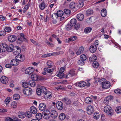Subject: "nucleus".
<instances>
[{
    "label": "nucleus",
    "mask_w": 121,
    "mask_h": 121,
    "mask_svg": "<svg viewBox=\"0 0 121 121\" xmlns=\"http://www.w3.org/2000/svg\"><path fill=\"white\" fill-rule=\"evenodd\" d=\"M104 111L106 113L110 116H111L114 114V111L111 107L109 105H107L104 108Z\"/></svg>",
    "instance_id": "nucleus-1"
},
{
    "label": "nucleus",
    "mask_w": 121,
    "mask_h": 121,
    "mask_svg": "<svg viewBox=\"0 0 121 121\" xmlns=\"http://www.w3.org/2000/svg\"><path fill=\"white\" fill-rule=\"evenodd\" d=\"M48 91L45 87L41 86L40 88H38L37 89L36 93L38 95L41 94L43 95Z\"/></svg>",
    "instance_id": "nucleus-2"
},
{
    "label": "nucleus",
    "mask_w": 121,
    "mask_h": 121,
    "mask_svg": "<svg viewBox=\"0 0 121 121\" xmlns=\"http://www.w3.org/2000/svg\"><path fill=\"white\" fill-rule=\"evenodd\" d=\"M4 46V49L2 50V52H4L7 51L8 52H9L13 51V45H10L9 46L7 45L6 43L2 44Z\"/></svg>",
    "instance_id": "nucleus-3"
},
{
    "label": "nucleus",
    "mask_w": 121,
    "mask_h": 121,
    "mask_svg": "<svg viewBox=\"0 0 121 121\" xmlns=\"http://www.w3.org/2000/svg\"><path fill=\"white\" fill-rule=\"evenodd\" d=\"M23 92L25 95L29 96L32 94V90L30 88H25L23 90Z\"/></svg>",
    "instance_id": "nucleus-4"
},
{
    "label": "nucleus",
    "mask_w": 121,
    "mask_h": 121,
    "mask_svg": "<svg viewBox=\"0 0 121 121\" xmlns=\"http://www.w3.org/2000/svg\"><path fill=\"white\" fill-rule=\"evenodd\" d=\"M13 52L14 54L18 55L21 52V49L18 46H15L13 48Z\"/></svg>",
    "instance_id": "nucleus-5"
},
{
    "label": "nucleus",
    "mask_w": 121,
    "mask_h": 121,
    "mask_svg": "<svg viewBox=\"0 0 121 121\" xmlns=\"http://www.w3.org/2000/svg\"><path fill=\"white\" fill-rule=\"evenodd\" d=\"M35 70L33 67H29L27 68L25 70V73L26 74H30L33 72Z\"/></svg>",
    "instance_id": "nucleus-6"
},
{
    "label": "nucleus",
    "mask_w": 121,
    "mask_h": 121,
    "mask_svg": "<svg viewBox=\"0 0 121 121\" xmlns=\"http://www.w3.org/2000/svg\"><path fill=\"white\" fill-rule=\"evenodd\" d=\"M56 106L57 109L59 110H62L63 108V104L60 101L57 102L56 104Z\"/></svg>",
    "instance_id": "nucleus-7"
},
{
    "label": "nucleus",
    "mask_w": 121,
    "mask_h": 121,
    "mask_svg": "<svg viewBox=\"0 0 121 121\" xmlns=\"http://www.w3.org/2000/svg\"><path fill=\"white\" fill-rule=\"evenodd\" d=\"M75 75V71L73 70H70L67 73L65 77L66 78H69L70 77H72Z\"/></svg>",
    "instance_id": "nucleus-8"
},
{
    "label": "nucleus",
    "mask_w": 121,
    "mask_h": 121,
    "mask_svg": "<svg viewBox=\"0 0 121 121\" xmlns=\"http://www.w3.org/2000/svg\"><path fill=\"white\" fill-rule=\"evenodd\" d=\"M52 94L51 93L48 91L46 93L43 95V97L45 99H51L52 97Z\"/></svg>",
    "instance_id": "nucleus-9"
},
{
    "label": "nucleus",
    "mask_w": 121,
    "mask_h": 121,
    "mask_svg": "<svg viewBox=\"0 0 121 121\" xmlns=\"http://www.w3.org/2000/svg\"><path fill=\"white\" fill-rule=\"evenodd\" d=\"M93 108L91 105L87 106L86 108V110L87 113L89 115L91 114L93 112Z\"/></svg>",
    "instance_id": "nucleus-10"
},
{
    "label": "nucleus",
    "mask_w": 121,
    "mask_h": 121,
    "mask_svg": "<svg viewBox=\"0 0 121 121\" xmlns=\"http://www.w3.org/2000/svg\"><path fill=\"white\" fill-rule=\"evenodd\" d=\"M0 81L2 83L6 84L8 82V79L5 76H2L0 78Z\"/></svg>",
    "instance_id": "nucleus-11"
},
{
    "label": "nucleus",
    "mask_w": 121,
    "mask_h": 121,
    "mask_svg": "<svg viewBox=\"0 0 121 121\" xmlns=\"http://www.w3.org/2000/svg\"><path fill=\"white\" fill-rule=\"evenodd\" d=\"M15 58L17 60L20 61H23L25 59L24 56L21 54L17 55Z\"/></svg>",
    "instance_id": "nucleus-12"
},
{
    "label": "nucleus",
    "mask_w": 121,
    "mask_h": 121,
    "mask_svg": "<svg viewBox=\"0 0 121 121\" xmlns=\"http://www.w3.org/2000/svg\"><path fill=\"white\" fill-rule=\"evenodd\" d=\"M16 36L15 35H10L8 37L9 41L11 42H13L16 39Z\"/></svg>",
    "instance_id": "nucleus-13"
},
{
    "label": "nucleus",
    "mask_w": 121,
    "mask_h": 121,
    "mask_svg": "<svg viewBox=\"0 0 121 121\" xmlns=\"http://www.w3.org/2000/svg\"><path fill=\"white\" fill-rule=\"evenodd\" d=\"M76 85L77 86H78L80 87H83L85 86L86 85V83L85 82L83 81H80L78 82L75 83Z\"/></svg>",
    "instance_id": "nucleus-14"
},
{
    "label": "nucleus",
    "mask_w": 121,
    "mask_h": 121,
    "mask_svg": "<svg viewBox=\"0 0 121 121\" xmlns=\"http://www.w3.org/2000/svg\"><path fill=\"white\" fill-rule=\"evenodd\" d=\"M102 83V88L105 89L109 88L111 86L110 84L107 82H103Z\"/></svg>",
    "instance_id": "nucleus-15"
},
{
    "label": "nucleus",
    "mask_w": 121,
    "mask_h": 121,
    "mask_svg": "<svg viewBox=\"0 0 121 121\" xmlns=\"http://www.w3.org/2000/svg\"><path fill=\"white\" fill-rule=\"evenodd\" d=\"M39 108L40 110L41 111L43 110L46 108V105L43 103H41L39 104Z\"/></svg>",
    "instance_id": "nucleus-16"
},
{
    "label": "nucleus",
    "mask_w": 121,
    "mask_h": 121,
    "mask_svg": "<svg viewBox=\"0 0 121 121\" xmlns=\"http://www.w3.org/2000/svg\"><path fill=\"white\" fill-rule=\"evenodd\" d=\"M51 117L53 118H56L58 115L57 112L55 110H53L51 111Z\"/></svg>",
    "instance_id": "nucleus-17"
},
{
    "label": "nucleus",
    "mask_w": 121,
    "mask_h": 121,
    "mask_svg": "<svg viewBox=\"0 0 121 121\" xmlns=\"http://www.w3.org/2000/svg\"><path fill=\"white\" fill-rule=\"evenodd\" d=\"M97 47L96 45H91L90 48V52L92 53L95 52L96 50Z\"/></svg>",
    "instance_id": "nucleus-18"
},
{
    "label": "nucleus",
    "mask_w": 121,
    "mask_h": 121,
    "mask_svg": "<svg viewBox=\"0 0 121 121\" xmlns=\"http://www.w3.org/2000/svg\"><path fill=\"white\" fill-rule=\"evenodd\" d=\"M62 100V101L65 102V103L67 104H70L71 103V100L68 99L67 97H65Z\"/></svg>",
    "instance_id": "nucleus-19"
},
{
    "label": "nucleus",
    "mask_w": 121,
    "mask_h": 121,
    "mask_svg": "<svg viewBox=\"0 0 121 121\" xmlns=\"http://www.w3.org/2000/svg\"><path fill=\"white\" fill-rule=\"evenodd\" d=\"M18 116L19 118H24L26 116V115L24 112L20 111L18 112Z\"/></svg>",
    "instance_id": "nucleus-20"
},
{
    "label": "nucleus",
    "mask_w": 121,
    "mask_h": 121,
    "mask_svg": "<svg viewBox=\"0 0 121 121\" xmlns=\"http://www.w3.org/2000/svg\"><path fill=\"white\" fill-rule=\"evenodd\" d=\"M26 42H28V40L26 38H23L21 37L20 36V37L17 39V43L19 44H21L22 43L23 41Z\"/></svg>",
    "instance_id": "nucleus-21"
},
{
    "label": "nucleus",
    "mask_w": 121,
    "mask_h": 121,
    "mask_svg": "<svg viewBox=\"0 0 121 121\" xmlns=\"http://www.w3.org/2000/svg\"><path fill=\"white\" fill-rule=\"evenodd\" d=\"M97 59V56L93 54L89 57V60L90 61L93 62L95 61Z\"/></svg>",
    "instance_id": "nucleus-22"
},
{
    "label": "nucleus",
    "mask_w": 121,
    "mask_h": 121,
    "mask_svg": "<svg viewBox=\"0 0 121 121\" xmlns=\"http://www.w3.org/2000/svg\"><path fill=\"white\" fill-rule=\"evenodd\" d=\"M18 62L16 60L13 59L11 60V64L13 66H16L18 65Z\"/></svg>",
    "instance_id": "nucleus-23"
},
{
    "label": "nucleus",
    "mask_w": 121,
    "mask_h": 121,
    "mask_svg": "<svg viewBox=\"0 0 121 121\" xmlns=\"http://www.w3.org/2000/svg\"><path fill=\"white\" fill-rule=\"evenodd\" d=\"M30 110V112L33 114H36L37 113V108L34 106L31 107Z\"/></svg>",
    "instance_id": "nucleus-24"
},
{
    "label": "nucleus",
    "mask_w": 121,
    "mask_h": 121,
    "mask_svg": "<svg viewBox=\"0 0 121 121\" xmlns=\"http://www.w3.org/2000/svg\"><path fill=\"white\" fill-rule=\"evenodd\" d=\"M84 50V48L82 46H81L79 48L78 51L76 52V54L78 55H79L83 53Z\"/></svg>",
    "instance_id": "nucleus-25"
},
{
    "label": "nucleus",
    "mask_w": 121,
    "mask_h": 121,
    "mask_svg": "<svg viewBox=\"0 0 121 121\" xmlns=\"http://www.w3.org/2000/svg\"><path fill=\"white\" fill-rule=\"evenodd\" d=\"M85 102L86 103L90 104L92 102V99L89 97H87L86 98L85 100Z\"/></svg>",
    "instance_id": "nucleus-26"
},
{
    "label": "nucleus",
    "mask_w": 121,
    "mask_h": 121,
    "mask_svg": "<svg viewBox=\"0 0 121 121\" xmlns=\"http://www.w3.org/2000/svg\"><path fill=\"white\" fill-rule=\"evenodd\" d=\"M38 76L35 74H33L31 75V78L32 80L34 81L38 80Z\"/></svg>",
    "instance_id": "nucleus-27"
},
{
    "label": "nucleus",
    "mask_w": 121,
    "mask_h": 121,
    "mask_svg": "<svg viewBox=\"0 0 121 121\" xmlns=\"http://www.w3.org/2000/svg\"><path fill=\"white\" fill-rule=\"evenodd\" d=\"M94 118L95 119H97L99 117V114L97 112H95L93 115Z\"/></svg>",
    "instance_id": "nucleus-28"
},
{
    "label": "nucleus",
    "mask_w": 121,
    "mask_h": 121,
    "mask_svg": "<svg viewBox=\"0 0 121 121\" xmlns=\"http://www.w3.org/2000/svg\"><path fill=\"white\" fill-rule=\"evenodd\" d=\"M77 17V19L79 21L82 20L84 18V15L82 14H78Z\"/></svg>",
    "instance_id": "nucleus-29"
},
{
    "label": "nucleus",
    "mask_w": 121,
    "mask_h": 121,
    "mask_svg": "<svg viewBox=\"0 0 121 121\" xmlns=\"http://www.w3.org/2000/svg\"><path fill=\"white\" fill-rule=\"evenodd\" d=\"M101 14L103 17H105L107 14V12L106 10L105 9H102L101 12Z\"/></svg>",
    "instance_id": "nucleus-30"
},
{
    "label": "nucleus",
    "mask_w": 121,
    "mask_h": 121,
    "mask_svg": "<svg viewBox=\"0 0 121 121\" xmlns=\"http://www.w3.org/2000/svg\"><path fill=\"white\" fill-rule=\"evenodd\" d=\"M57 17H61L64 14L62 10L58 11L57 13H56Z\"/></svg>",
    "instance_id": "nucleus-31"
},
{
    "label": "nucleus",
    "mask_w": 121,
    "mask_h": 121,
    "mask_svg": "<svg viewBox=\"0 0 121 121\" xmlns=\"http://www.w3.org/2000/svg\"><path fill=\"white\" fill-rule=\"evenodd\" d=\"M66 117V116L65 113H61L59 116V119L61 120H64Z\"/></svg>",
    "instance_id": "nucleus-32"
},
{
    "label": "nucleus",
    "mask_w": 121,
    "mask_h": 121,
    "mask_svg": "<svg viewBox=\"0 0 121 121\" xmlns=\"http://www.w3.org/2000/svg\"><path fill=\"white\" fill-rule=\"evenodd\" d=\"M44 114L42 115L43 118L46 119H49L51 117V115L50 113H44Z\"/></svg>",
    "instance_id": "nucleus-33"
},
{
    "label": "nucleus",
    "mask_w": 121,
    "mask_h": 121,
    "mask_svg": "<svg viewBox=\"0 0 121 121\" xmlns=\"http://www.w3.org/2000/svg\"><path fill=\"white\" fill-rule=\"evenodd\" d=\"M47 64L49 68H51L54 65L53 62L50 60L48 61L47 62Z\"/></svg>",
    "instance_id": "nucleus-34"
},
{
    "label": "nucleus",
    "mask_w": 121,
    "mask_h": 121,
    "mask_svg": "<svg viewBox=\"0 0 121 121\" xmlns=\"http://www.w3.org/2000/svg\"><path fill=\"white\" fill-rule=\"evenodd\" d=\"M76 23V20L75 19H72L70 21V25L71 26H73L75 25Z\"/></svg>",
    "instance_id": "nucleus-35"
},
{
    "label": "nucleus",
    "mask_w": 121,
    "mask_h": 121,
    "mask_svg": "<svg viewBox=\"0 0 121 121\" xmlns=\"http://www.w3.org/2000/svg\"><path fill=\"white\" fill-rule=\"evenodd\" d=\"M99 65L98 62L96 61H94L93 63L92 66L94 68H98L99 66Z\"/></svg>",
    "instance_id": "nucleus-36"
},
{
    "label": "nucleus",
    "mask_w": 121,
    "mask_h": 121,
    "mask_svg": "<svg viewBox=\"0 0 121 121\" xmlns=\"http://www.w3.org/2000/svg\"><path fill=\"white\" fill-rule=\"evenodd\" d=\"M92 28L90 27H87L85 28L84 30V32L85 33H89L91 30Z\"/></svg>",
    "instance_id": "nucleus-37"
},
{
    "label": "nucleus",
    "mask_w": 121,
    "mask_h": 121,
    "mask_svg": "<svg viewBox=\"0 0 121 121\" xmlns=\"http://www.w3.org/2000/svg\"><path fill=\"white\" fill-rule=\"evenodd\" d=\"M45 7V4L44 2H42V3L39 5V7L42 10L44 9Z\"/></svg>",
    "instance_id": "nucleus-38"
},
{
    "label": "nucleus",
    "mask_w": 121,
    "mask_h": 121,
    "mask_svg": "<svg viewBox=\"0 0 121 121\" xmlns=\"http://www.w3.org/2000/svg\"><path fill=\"white\" fill-rule=\"evenodd\" d=\"M54 67L52 69H48V68H45L44 69L45 71H47L48 73H50L53 71L54 69L55 68V67Z\"/></svg>",
    "instance_id": "nucleus-39"
},
{
    "label": "nucleus",
    "mask_w": 121,
    "mask_h": 121,
    "mask_svg": "<svg viewBox=\"0 0 121 121\" xmlns=\"http://www.w3.org/2000/svg\"><path fill=\"white\" fill-rule=\"evenodd\" d=\"M33 80H30L29 81V83L30 86L31 87H34L35 86V83Z\"/></svg>",
    "instance_id": "nucleus-40"
},
{
    "label": "nucleus",
    "mask_w": 121,
    "mask_h": 121,
    "mask_svg": "<svg viewBox=\"0 0 121 121\" xmlns=\"http://www.w3.org/2000/svg\"><path fill=\"white\" fill-rule=\"evenodd\" d=\"M75 3L73 2L70 3L69 5V8L72 9H73L75 8Z\"/></svg>",
    "instance_id": "nucleus-41"
},
{
    "label": "nucleus",
    "mask_w": 121,
    "mask_h": 121,
    "mask_svg": "<svg viewBox=\"0 0 121 121\" xmlns=\"http://www.w3.org/2000/svg\"><path fill=\"white\" fill-rule=\"evenodd\" d=\"M93 13V10L91 9H89L86 11V14L87 15L89 16L92 14Z\"/></svg>",
    "instance_id": "nucleus-42"
},
{
    "label": "nucleus",
    "mask_w": 121,
    "mask_h": 121,
    "mask_svg": "<svg viewBox=\"0 0 121 121\" xmlns=\"http://www.w3.org/2000/svg\"><path fill=\"white\" fill-rule=\"evenodd\" d=\"M66 65V64L65 65V66L62 67H61L59 72L58 73H63L64 71L66 68L65 66Z\"/></svg>",
    "instance_id": "nucleus-43"
},
{
    "label": "nucleus",
    "mask_w": 121,
    "mask_h": 121,
    "mask_svg": "<svg viewBox=\"0 0 121 121\" xmlns=\"http://www.w3.org/2000/svg\"><path fill=\"white\" fill-rule=\"evenodd\" d=\"M13 98L14 99L18 100L20 98V96L18 94H14L13 95Z\"/></svg>",
    "instance_id": "nucleus-44"
},
{
    "label": "nucleus",
    "mask_w": 121,
    "mask_h": 121,
    "mask_svg": "<svg viewBox=\"0 0 121 121\" xmlns=\"http://www.w3.org/2000/svg\"><path fill=\"white\" fill-rule=\"evenodd\" d=\"M80 57L81 60L84 61H85L87 58L86 56L84 54L81 55L80 56Z\"/></svg>",
    "instance_id": "nucleus-45"
},
{
    "label": "nucleus",
    "mask_w": 121,
    "mask_h": 121,
    "mask_svg": "<svg viewBox=\"0 0 121 121\" xmlns=\"http://www.w3.org/2000/svg\"><path fill=\"white\" fill-rule=\"evenodd\" d=\"M11 106L13 108H16L17 107V103L15 101L12 102L11 104Z\"/></svg>",
    "instance_id": "nucleus-46"
},
{
    "label": "nucleus",
    "mask_w": 121,
    "mask_h": 121,
    "mask_svg": "<svg viewBox=\"0 0 121 121\" xmlns=\"http://www.w3.org/2000/svg\"><path fill=\"white\" fill-rule=\"evenodd\" d=\"M72 26H71L70 24H69V23L68 24H67L66 26L65 27V28L67 30H71L72 29L71 27Z\"/></svg>",
    "instance_id": "nucleus-47"
},
{
    "label": "nucleus",
    "mask_w": 121,
    "mask_h": 121,
    "mask_svg": "<svg viewBox=\"0 0 121 121\" xmlns=\"http://www.w3.org/2000/svg\"><path fill=\"white\" fill-rule=\"evenodd\" d=\"M36 117L39 120L42 118V115L41 113H37L36 115Z\"/></svg>",
    "instance_id": "nucleus-48"
},
{
    "label": "nucleus",
    "mask_w": 121,
    "mask_h": 121,
    "mask_svg": "<svg viewBox=\"0 0 121 121\" xmlns=\"http://www.w3.org/2000/svg\"><path fill=\"white\" fill-rule=\"evenodd\" d=\"M77 38L76 36H73L69 38L68 40L69 41H74L77 39Z\"/></svg>",
    "instance_id": "nucleus-49"
},
{
    "label": "nucleus",
    "mask_w": 121,
    "mask_h": 121,
    "mask_svg": "<svg viewBox=\"0 0 121 121\" xmlns=\"http://www.w3.org/2000/svg\"><path fill=\"white\" fill-rule=\"evenodd\" d=\"M64 11L65 14L67 15H69L71 13L70 11L68 9H65L64 10Z\"/></svg>",
    "instance_id": "nucleus-50"
},
{
    "label": "nucleus",
    "mask_w": 121,
    "mask_h": 121,
    "mask_svg": "<svg viewBox=\"0 0 121 121\" xmlns=\"http://www.w3.org/2000/svg\"><path fill=\"white\" fill-rule=\"evenodd\" d=\"M26 115L28 118H30L32 116V113L29 111L27 112L26 113Z\"/></svg>",
    "instance_id": "nucleus-51"
},
{
    "label": "nucleus",
    "mask_w": 121,
    "mask_h": 121,
    "mask_svg": "<svg viewBox=\"0 0 121 121\" xmlns=\"http://www.w3.org/2000/svg\"><path fill=\"white\" fill-rule=\"evenodd\" d=\"M114 92L119 95H121V89H116L114 90Z\"/></svg>",
    "instance_id": "nucleus-52"
},
{
    "label": "nucleus",
    "mask_w": 121,
    "mask_h": 121,
    "mask_svg": "<svg viewBox=\"0 0 121 121\" xmlns=\"http://www.w3.org/2000/svg\"><path fill=\"white\" fill-rule=\"evenodd\" d=\"M115 111L117 113H121V106H119L117 107Z\"/></svg>",
    "instance_id": "nucleus-53"
},
{
    "label": "nucleus",
    "mask_w": 121,
    "mask_h": 121,
    "mask_svg": "<svg viewBox=\"0 0 121 121\" xmlns=\"http://www.w3.org/2000/svg\"><path fill=\"white\" fill-rule=\"evenodd\" d=\"M78 64L81 65H83L84 64V62L81 59L79 60L78 62Z\"/></svg>",
    "instance_id": "nucleus-54"
},
{
    "label": "nucleus",
    "mask_w": 121,
    "mask_h": 121,
    "mask_svg": "<svg viewBox=\"0 0 121 121\" xmlns=\"http://www.w3.org/2000/svg\"><path fill=\"white\" fill-rule=\"evenodd\" d=\"M51 56V53H48L42 55L41 57H49Z\"/></svg>",
    "instance_id": "nucleus-55"
},
{
    "label": "nucleus",
    "mask_w": 121,
    "mask_h": 121,
    "mask_svg": "<svg viewBox=\"0 0 121 121\" xmlns=\"http://www.w3.org/2000/svg\"><path fill=\"white\" fill-rule=\"evenodd\" d=\"M55 88L56 90L59 91L64 89V88L61 86H60L56 87Z\"/></svg>",
    "instance_id": "nucleus-56"
},
{
    "label": "nucleus",
    "mask_w": 121,
    "mask_h": 121,
    "mask_svg": "<svg viewBox=\"0 0 121 121\" xmlns=\"http://www.w3.org/2000/svg\"><path fill=\"white\" fill-rule=\"evenodd\" d=\"M11 31V29L9 27H7L5 28L4 29V31L5 32H10Z\"/></svg>",
    "instance_id": "nucleus-57"
},
{
    "label": "nucleus",
    "mask_w": 121,
    "mask_h": 121,
    "mask_svg": "<svg viewBox=\"0 0 121 121\" xmlns=\"http://www.w3.org/2000/svg\"><path fill=\"white\" fill-rule=\"evenodd\" d=\"M23 86L25 87V88H27L28 86L29 83L27 82H25L23 83Z\"/></svg>",
    "instance_id": "nucleus-58"
},
{
    "label": "nucleus",
    "mask_w": 121,
    "mask_h": 121,
    "mask_svg": "<svg viewBox=\"0 0 121 121\" xmlns=\"http://www.w3.org/2000/svg\"><path fill=\"white\" fill-rule=\"evenodd\" d=\"M73 26L74 27V28L76 30H78L80 27V25L79 24H75V25Z\"/></svg>",
    "instance_id": "nucleus-59"
},
{
    "label": "nucleus",
    "mask_w": 121,
    "mask_h": 121,
    "mask_svg": "<svg viewBox=\"0 0 121 121\" xmlns=\"http://www.w3.org/2000/svg\"><path fill=\"white\" fill-rule=\"evenodd\" d=\"M57 75L60 78H63L64 77V75L63 73H58Z\"/></svg>",
    "instance_id": "nucleus-60"
},
{
    "label": "nucleus",
    "mask_w": 121,
    "mask_h": 121,
    "mask_svg": "<svg viewBox=\"0 0 121 121\" xmlns=\"http://www.w3.org/2000/svg\"><path fill=\"white\" fill-rule=\"evenodd\" d=\"M12 118L13 121H20L21 120L20 119L15 117H13Z\"/></svg>",
    "instance_id": "nucleus-61"
},
{
    "label": "nucleus",
    "mask_w": 121,
    "mask_h": 121,
    "mask_svg": "<svg viewBox=\"0 0 121 121\" xmlns=\"http://www.w3.org/2000/svg\"><path fill=\"white\" fill-rule=\"evenodd\" d=\"M44 111H43L42 112V114H44V113H50V112L49 111L48 109H46L43 110Z\"/></svg>",
    "instance_id": "nucleus-62"
},
{
    "label": "nucleus",
    "mask_w": 121,
    "mask_h": 121,
    "mask_svg": "<svg viewBox=\"0 0 121 121\" xmlns=\"http://www.w3.org/2000/svg\"><path fill=\"white\" fill-rule=\"evenodd\" d=\"M6 34V32L4 31H0V36H3Z\"/></svg>",
    "instance_id": "nucleus-63"
},
{
    "label": "nucleus",
    "mask_w": 121,
    "mask_h": 121,
    "mask_svg": "<svg viewBox=\"0 0 121 121\" xmlns=\"http://www.w3.org/2000/svg\"><path fill=\"white\" fill-rule=\"evenodd\" d=\"M5 120L7 121H13L12 118L9 117H6L5 118Z\"/></svg>",
    "instance_id": "nucleus-64"
}]
</instances>
